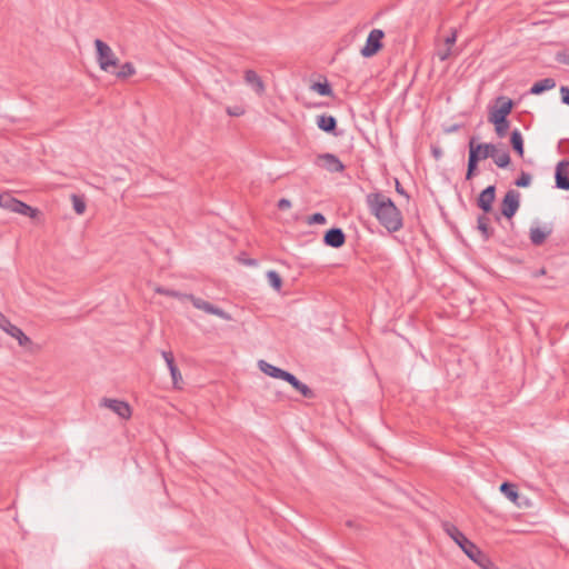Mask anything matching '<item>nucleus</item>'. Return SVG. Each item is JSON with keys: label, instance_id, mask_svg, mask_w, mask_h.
Instances as JSON below:
<instances>
[{"label": "nucleus", "instance_id": "nucleus-21", "mask_svg": "<svg viewBox=\"0 0 569 569\" xmlns=\"http://www.w3.org/2000/svg\"><path fill=\"white\" fill-rule=\"evenodd\" d=\"M473 562H476L482 569H499L496 565L490 560V558L482 552L479 548L472 553V557H469Z\"/></svg>", "mask_w": 569, "mask_h": 569}, {"label": "nucleus", "instance_id": "nucleus-26", "mask_svg": "<svg viewBox=\"0 0 569 569\" xmlns=\"http://www.w3.org/2000/svg\"><path fill=\"white\" fill-rule=\"evenodd\" d=\"M485 214H480L477 219V229L481 232L483 240H489L493 236V229L489 226L490 219Z\"/></svg>", "mask_w": 569, "mask_h": 569}, {"label": "nucleus", "instance_id": "nucleus-22", "mask_svg": "<svg viewBox=\"0 0 569 569\" xmlns=\"http://www.w3.org/2000/svg\"><path fill=\"white\" fill-rule=\"evenodd\" d=\"M510 144L512 150L520 157L523 158V138L519 129H513L510 133Z\"/></svg>", "mask_w": 569, "mask_h": 569}, {"label": "nucleus", "instance_id": "nucleus-35", "mask_svg": "<svg viewBox=\"0 0 569 569\" xmlns=\"http://www.w3.org/2000/svg\"><path fill=\"white\" fill-rule=\"evenodd\" d=\"M562 103L569 106V87L562 86L560 88Z\"/></svg>", "mask_w": 569, "mask_h": 569}, {"label": "nucleus", "instance_id": "nucleus-4", "mask_svg": "<svg viewBox=\"0 0 569 569\" xmlns=\"http://www.w3.org/2000/svg\"><path fill=\"white\" fill-rule=\"evenodd\" d=\"M0 207L16 213L28 216L30 218H36L39 213L38 209L18 200L10 193H0Z\"/></svg>", "mask_w": 569, "mask_h": 569}, {"label": "nucleus", "instance_id": "nucleus-3", "mask_svg": "<svg viewBox=\"0 0 569 569\" xmlns=\"http://www.w3.org/2000/svg\"><path fill=\"white\" fill-rule=\"evenodd\" d=\"M96 59L100 69L104 72H112L119 66V59L108 43L101 39L94 40Z\"/></svg>", "mask_w": 569, "mask_h": 569}, {"label": "nucleus", "instance_id": "nucleus-37", "mask_svg": "<svg viewBox=\"0 0 569 569\" xmlns=\"http://www.w3.org/2000/svg\"><path fill=\"white\" fill-rule=\"evenodd\" d=\"M277 207L279 210H287L291 207V202L289 199L282 198L278 201Z\"/></svg>", "mask_w": 569, "mask_h": 569}, {"label": "nucleus", "instance_id": "nucleus-18", "mask_svg": "<svg viewBox=\"0 0 569 569\" xmlns=\"http://www.w3.org/2000/svg\"><path fill=\"white\" fill-rule=\"evenodd\" d=\"M317 126L320 130L327 133L337 136V119L331 114H320L317 117Z\"/></svg>", "mask_w": 569, "mask_h": 569}, {"label": "nucleus", "instance_id": "nucleus-36", "mask_svg": "<svg viewBox=\"0 0 569 569\" xmlns=\"http://www.w3.org/2000/svg\"><path fill=\"white\" fill-rule=\"evenodd\" d=\"M556 60L560 63L569 66V53L558 52L556 56Z\"/></svg>", "mask_w": 569, "mask_h": 569}, {"label": "nucleus", "instance_id": "nucleus-28", "mask_svg": "<svg viewBox=\"0 0 569 569\" xmlns=\"http://www.w3.org/2000/svg\"><path fill=\"white\" fill-rule=\"evenodd\" d=\"M111 73L114 74L118 79L124 80L136 73V68L131 62H124L120 67L119 71H114V69H112Z\"/></svg>", "mask_w": 569, "mask_h": 569}, {"label": "nucleus", "instance_id": "nucleus-9", "mask_svg": "<svg viewBox=\"0 0 569 569\" xmlns=\"http://www.w3.org/2000/svg\"><path fill=\"white\" fill-rule=\"evenodd\" d=\"M0 328L12 338H16L21 347L31 345V339L17 326L0 312Z\"/></svg>", "mask_w": 569, "mask_h": 569}, {"label": "nucleus", "instance_id": "nucleus-24", "mask_svg": "<svg viewBox=\"0 0 569 569\" xmlns=\"http://www.w3.org/2000/svg\"><path fill=\"white\" fill-rule=\"evenodd\" d=\"M556 87V81L552 78H545L542 80H539L532 84L529 92L531 94H541L547 90H551Z\"/></svg>", "mask_w": 569, "mask_h": 569}, {"label": "nucleus", "instance_id": "nucleus-34", "mask_svg": "<svg viewBox=\"0 0 569 569\" xmlns=\"http://www.w3.org/2000/svg\"><path fill=\"white\" fill-rule=\"evenodd\" d=\"M326 222V217L320 212H316L308 218L309 224H325Z\"/></svg>", "mask_w": 569, "mask_h": 569}, {"label": "nucleus", "instance_id": "nucleus-25", "mask_svg": "<svg viewBox=\"0 0 569 569\" xmlns=\"http://www.w3.org/2000/svg\"><path fill=\"white\" fill-rule=\"evenodd\" d=\"M488 121L495 126L496 134L499 138L506 137L509 128H510V121L508 118H492L488 117Z\"/></svg>", "mask_w": 569, "mask_h": 569}, {"label": "nucleus", "instance_id": "nucleus-17", "mask_svg": "<svg viewBox=\"0 0 569 569\" xmlns=\"http://www.w3.org/2000/svg\"><path fill=\"white\" fill-rule=\"evenodd\" d=\"M292 388H295L298 392H300L305 398L312 399L315 398V391L309 388L306 383L301 382L295 375L289 371H286L283 378Z\"/></svg>", "mask_w": 569, "mask_h": 569}, {"label": "nucleus", "instance_id": "nucleus-44", "mask_svg": "<svg viewBox=\"0 0 569 569\" xmlns=\"http://www.w3.org/2000/svg\"><path fill=\"white\" fill-rule=\"evenodd\" d=\"M246 263H247L248 266H256V264H257L256 260H253V259H249V260H247V261H246Z\"/></svg>", "mask_w": 569, "mask_h": 569}, {"label": "nucleus", "instance_id": "nucleus-19", "mask_svg": "<svg viewBox=\"0 0 569 569\" xmlns=\"http://www.w3.org/2000/svg\"><path fill=\"white\" fill-rule=\"evenodd\" d=\"M161 355L168 366V369L170 371L174 387H178V382L182 380V377L179 371V368L177 367V365L174 362V357H173L172 352L171 351H162Z\"/></svg>", "mask_w": 569, "mask_h": 569}, {"label": "nucleus", "instance_id": "nucleus-30", "mask_svg": "<svg viewBox=\"0 0 569 569\" xmlns=\"http://www.w3.org/2000/svg\"><path fill=\"white\" fill-rule=\"evenodd\" d=\"M267 278H268L269 284L274 290L280 291V289L282 287V279H281L280 274L274 270H269L267 272Z\"/></svg>", "mask_w": 569, "mask_h": 569}, {"label": "nucleus", "instance_id": "nucleus-14", "mask_svg": "<svg viewBox=\"0 0 569 569\" xmlns=\"http://www.w3.org/2000/svg\"><path fill=\"white\" fill-rule=\"evenodd\" d=\"M323 243L328 247L338 249L346 243V234L341 228H330L325 232Z\"/></svg>", "mask_w": 569, "mask_h": 569}, {"label": "nucleus", "instance_id": "nucleus-43", "mask_svg": "<svg viewBox=\"0 0 569 569\" xmlns=\"http://www.w3.org/2000/svg\"><path fill=\"white\" fill-rule=\"evenodd\" d=\"M228 113L231 116H240L242 113V111H237V110L231 111L230 109H228Z\"/></svg>", "mask_w": 569, "mask_h": 569}, {"label": "nucleus", "instance_id": "nucleus-5", "mask_svg": "<svg viewBox=\"0 0 569 569\" xmlns=\"http://www.w3.org/2000/svg\"><path fill=\"white\" fill-rule=\"evenodd\" d=\"M443 529L450 538L462 549V551L469 557L478 549V547L470 541L463 532H461L455 525L450 522L443 523Z\"/></svg>", "mask_w": 569, "mask_h": 569}, {"label": "nucleus", "instance_id": "nucleus-29", "mask_svg": "<svg viewBox=\"0 0 569 569\" xmlns=\"http://www.w3.org/2000/svg\"><path fill=\"white\" fill-rule=\"evenodd\" d=\"M311 89L323 97H329L333 94L332 88L328 81L315 82L312 83Z\"/></svg>", "mask_w": 569, "mask_h": 569}, {"label": "nucleus", "instance_id": "nucleus-42", "mask_svg": "<svg viewBox=\"0 0 569 569\" xmlns=\"http://www.w3.org/2000/svg\"><path fill=\"white\" fill-rule=\"evenodd\" d=\"M432 153L436 159H439L442 154L441 150L438 148L432 149Z\"/></svg>", "mask_w": 569, "mask_h": 569}, {"label": "nucleus", "instance_id": "nucleus-31", "mask_svg": "<svg viewBox=\"0 0 569 569\" xmlns=\"http://www.w3.org/2000/svg\"><path fill=\"white\" fill-rule=\"evenodd\" d=\"M71 201H72L73 210L78 214H82L86 211V200L82 196L73 193V194H71Z\"/></svg>", "mask_w": 569, "mask_h": 569}, {"label": "nucleus", "instance_id": "nucleus-32", "mask_svg": "<svg viewBox=\"0 0 569 569\" xmlns=\"http://www.w3.org/2000/svg\"><path fill=\"white\" fill-rule=\"evenodd\" d=\"M156 292L159 293V295H163V296H168V297H172V298H177V299H187L186 298L187 293H181V292H179L177 290L167 289V288H163V287H158L156 289Z\"/></svg>", "mask_w": 569, "mask_h": 569}, {"label": "nucleus", "instance_id": "nucleus-16", "mask_svg": "<svg viewBox=\"0 0 569 569\" xmlns=\"http://www.w3.org/2000/svg\"><path fill=\"white\" fill-rule=\"evenodd\" d=\"M244 82L251 87V89L259 96H263L266 92V86L261 77L251 69L244 71L243 74Z\"/></svg>", "mask_w": 569, "mask_h": 569}, {"label": "nucleus", "instance_id": "nucleus-2", "mask_svg": "<svg viewBox=\"0 0 569 569\" xmlns=\"http://www.w3.org/2000/svg\"><path fill=\"white\" fill-rule=\"evenodd\" d=\"M469 154L466 172V180H471L478 173V163L480 159L492 158L493 162L499 168H507L510 162V154L508 151L499 152L493 143H476V138L469 139Z\"/></svg>", "mask_w": 569, "mask_h": 569}, {"label": "nucleus", "instance_id": "nucleus-8", "mask_svg": "<svg viewBox=\"0 0 569 569\" xmlns=\"http://www.w3.org/2000/svg\"><path fill=\"white\" fill-rule=\"evenodd\" d=\"M186 298L188 300H190L192 302L193 307L199 310H202L210 315H214L224 320H231V316L228 312H226L223 309L216 307L212 303H210L201 298H197L193 295H186Z\"/></svg>", "mask_w": 569, "mask_h": 569}, {"label": "nucleus", "instance_id": "nucleus-23", "mask_svg": "<svg viewBox=\"0 0 569 569\" xmlns=\"http://www.w3.org/2000/svg\"><path fill=\"white\" fill-rule=\"evenodd\" d=\"M500 491L515 505L521 506V503L519 502L520 496L516 485L505 481L500 485Z\"/></svg>", "mask_w": 569, "mask_h": 569}, {"label": "nucleus", "instance_id": "nucleus-45", "mask_svg": "<svg viewBox=\"0 0 569 569\" xmlns=\"http://www.w3.org/2000/svg\"><path fill=\"white\" fill-rule=\"evenodd\" d=\"M457 129H458V124H453V126L448 130V132L456 131Z\"/></svg>", "mask_w": 569, "mask_h": 569}, {"label": "nucleus", "instance_id": "nucleus-1", "mask_svg": "<svg viewBox=\"0 0 569 569\" xmlns=\"http://www.w3.org/2000/svg\"><path fill=\"white\" fill-rule=\"evenodd\" d=\"M366 204L370 213L389 232H397L403 227V218L395 202L380 191L366 196Z\"/></svg>", "mask_w": 569, "mask_h": 569}, {"label": "nucleus", "instance_id": "nucleus-7", "mask_svg": "<svg viewBox=\"0 0 569 569\" xmlns=\"http://www.w3.org/2000/svg\"><path fill=\"white\" fill-rule=\"evenodd\" d=\"M385 37V32L380 29H373L369 32L366 44L361 49V54L365 58H370L377 54L382 48V39Z\"/></svg>", "mask_w": 569, "mask_h": 569}, {"label": "nucleus", "instance_id": "nucleus-27", "mask_svg": "<svg viewBox=\"0 0 569 569\" xmlns=\"http://www.w3.org/2000/svg\"><path fill=\"white\" fill-rule=\"evenodd\" d=\"M550 233L551 229L545 230L542 228L536 227L530 229L529 238L532 244L540 246L546 241Z\"/></svg>", "mask_w": 569, "mask_h": 569}, {"label": "nucleus", "instance_id": "nucleus-39", "mask_svg": "<svg viewBox=\"0 0 569 569\" xmlns=\"http://www.w3.org/2000/svg\"><path fill=\"white\" fill-rule=\"evenodd\" d=\"M396 191L401 194V196H405L407 198H409L408 193L405 191L403 187L401 186V183L398 181V179H396Z\"/></svg>", "mask_w": 569, "mask_h": 569}, {"label": "nucleus", "instance_id": "nucleus-38", "mask_svg": "<svg viewBox=\"0 0 569 569\" xmlns=\"http://www.w3.org/2000/svg\"><path fill=\"white\" fill-rule=\"evenodd\" d=\"M456 40H457V31H456V30H453V31L451 32V34H450V36H448V37L446 38L445 43H446L448 47H450V46L455 44Z\"/></svg>", "mask_w": 569, "mask_h": 569}, {"label": "nucleus", "instance_id": "nucleus-33", "mask_svg": "<svg viewBox=\"0 0 569 569\" xmlns=\"http://www.w3.org/2000/svg\"><path fill=\"white\" fill-rule=\"evenodd\" d=\"M531 174L522 171L519 177L516 179L515 184L519 188H527L531 183Z\"/></svg>", "mask_w": 569, "mask_h": 569}, {"label": "nucleus", "instance_id": "nucleus-13", "mask_svg": "<svg viewBox=\"0 0 569 569\" xmlns=\"http://www.w3.org/2000/svg\"><path fill=\"white\" fill-rule=\"evenodd\" d=\"M496 184H490L485 188L477 198V207L483 211V213H490L492 211V204L496 199Z\"/></svg>", "mask_w": 569, "mask_h": 569}, {"label": "nucleus", "instance_id": "nucleus-12", "mask_svg": "<svg viewBox=\"0 0 569 569\" xmlns=\"http://www.w3.org/2000/svg\"><path fill=\"white\" fill-rule=\"evenodd\" d=\"M100 405L112 410L122 419L131 417V408L128 402L118 399L102 398Z\"/></svg>", "mask_w": 569, "mask_h": 569}, {"label": "nucleus", "instance_id": "nucleus-40", "mask_svg": "<svg viewBox=\"0 0 569 569\" xmlns=\"http://www.w3.org/2000/svg\"><path fill=\"white\" fill-rule=\"evenodd\" d=\"M450 54H451V50H450V48H448V49H447V50H445L443 52H440V53H439V59H440L441 61H445V60H447V59L450 57Z\"/></svg>", "mask_w": 569, "mask_h": 569}, {"label": "nucleus", "instance_id": "nucleus-20", "mask_svg": "<svg viewBox=\"0 0 569 569\" xmlns=\"http://www.w3.org/2000/svg\"><path fill=\"white\" fill-rule=\"evenodd\" d=\"M258 367L264 375L274 379H282L286 373V370L278 368L264 360H260L258 362Z\"/></svg>", "mask_w": 569, "mask_h": 569}, {"label": "nucleus", "instance_id": "nucleus-15", "mask_svg": "<svg viewBox=\"0 0 569 569\" xmlns=\"http://www.w3.org/2000/svg\"><path fill=\"white\" fill-rule=\"evenodd\" d=\"M569 162L561 160L556 166L555 182L556 188L561 190H569V174H568Z\"/></svg>", "mask_w": 569, "mask_h": 569}, {"label": "nucleus", "instance_id": "nucleus-11", "mask_svg": "<svg viewBox=\"0 0 569 569\" xmlns=\"http://www.w3.org/2000/svg\"><path fill=\"white\" fill-rule=\"evenodd\" d=\"M515 107L513 101L505 96H499L495 100V106L489 108L488 117L508 118Z\"/></svg>", "mask_w": 569, "mask_h": 569}, {"label": "nucleus", "instance_id": "nucleus-6", "mask_svg": "<svg viewBox=\"0 0 569 569\" xmlns=\"http://www.w3.org/2000/svg\"><path fill=\"white\" fill-rule=\"evenodd\" d=\"M520 207V193L515 189H510L506 192L500 203V212L507 218L511 219Z\"/></svg>", "mask_w": 569, "mask_h": 569}, {"label": "nucleus", "instance_id": "nucleus-46", "mask_svg": "<svg viewBox=\"0 0 569 569\" xmlns=\"http://www.w3.org/2000/svg\"><path fill=\"white\" fill-rule=\"evenodd\" d=\"M352 525H353L352 521H350V520L347 521V526L352 527Z\"/></svg>", "mask_w": 569, "mask_h": 569}, {"label": "nucleus", "instance_id": "nucleus-41", "mask_svg": "<svg viewBox=\"0 0 569 569\" xmlns=\"http://www.w3.org/2000/svg\"><path fill=\"white\" fill-rule=\"evenodd\" d=\"M543 274H546V269L545 268H540V269L536 270L532 276L537 278V277H540V276H543Z\"/></svg>", "mask_w": 569, "mask_h": 569}, {"label": "nucleus", "instance_id": "nucleus-10", "mask_svg": "<svg viewBox=\"0 0 569 569\" xmlns=\"http://www.w3.org/2000/svg\"><path fill=\"white\" fill-rule=\"evenodd\" d=\"M315 163L331 173L342 172L346 167L342 161L333 153H321L316 158Z\"/></svg>", "mask_w": 569, "mask_h": 569}]
</instances>
